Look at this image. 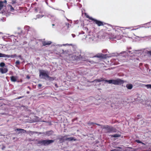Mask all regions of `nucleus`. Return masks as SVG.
<instances>
[{
	"label": "nucleus",
	"instance_id": "61",
	"mask_svg": "<svg viewBox=\"0 0 151 151\" xmlns=\"http://www.w3.org/2000/svg\"><path fill=\"white\" fill-rule=\"evenodd\" d=\"M34 19H36V18H34Z\"/></svg>",
	"mask_w": 151,
	"mask_h": 151
},
{
	"label": "nucleus",
	"instance_id": "42",
	"mask_svg": "<svg viewBox=\"0 0 151 151\" xmlns=\"http://www.w3.org/2000/svg\"><path fill=\"white\" fill-rule=\"evenodd\" d=\"M64 11L63 10H62L61 11V13H62V14H64Z\"/></svg>",
	"mask_w": 151,
	"mask_h": 151
},
{
	"label": "nucleus",
	"instance_id": "26",
	"mask_svg": "<svg viewBox=\"0 0 151 151\" xmlns=\"http://www.w3.org/2000/svg\"><path fill=\"white\" fill-rule=\"evenodd\" d=\"M37 133V132H32L31 131H29L28 132V134H29L30 135H32L34 133Z\"/></svg>",
	"mask_w": 151,
	"mask_h": 151
},
{
	"label": "nucleus",
	"instance_id": "17",
	"mask_svg": "<svg viewBox=\"0 0 151 151\" xmlns=\"http://www.w3.org/2000/svg\"><path fill=\"white\" fill-rule=\"evenodd\" d=\"M15 131H20L21 132L24 133L26 132V131L24 130V129H15Z\"/></svg>",
	"mask_w": 151,
	"mask_h": 151
},
{
	"label": "nucleus",
	"instance_id": "58",
	"mask_svg": "<svg viewBox=\"0 0 151 151\" xmlns=\"http://www.w3.org/2000/svg\"><path fill=\"white\" fill-rule=\"evenodd\" d=\"M47 132V133H49V132Z\"/></svg>",
	"mask_w": 151,
	"mask_h": 151
},
{
	"label": "nucleus",
	"instance_id": "20",
	"mask_svg": "<svg viewBox=\"0 0 151 151\" xmlns=\"http://www.w3.org/2000/svg\"><path fill=\"white\" fill-rule=\"evenodd\" d=\"M111 137H118L121 136V134H116L111 135Z\"/></svg>",
	"mask_w": 151,
	"mask_h": 151
},
{
	"label": "nucleus",
	"instance_id": "27",
	"mask_svg": "<svg viewBox=\"0 0 151 151\" xmlns=\"http://www.w3.org/2000/svg\"><path fill=\"white\" fill-rule=\"evenodd\" d=\"M0 66L1 68H3L6 67L5 66V64L3 62H2L0 63Z\"/></svg>",
	"mask_w": 151,
	"mask_h": 151
},
{
	"label": "nucleus",
	"instance_id": "41",
	"mask_svg": "<svg viewBox=\"0 0 151 151\" xmlns=\"http://www.w3.org/2000/svg\"><path fill=\"white\" fill-rule=\"evenodd\" d=\"M42 86V85L41 84H39L38 85V87L40 88V87H41V86Z\"/></svg>",
	"mask_w": 151,
	"mask_h": 151
},
{
	"label": "nucleus",
	"instance_id": "18",
	"mask_svg": "<svg viewBox=\"0 0 151 151\" xmlns=\"http://www.w3.org/2000/svg\"><path fill=\"white\" fill-rule=\"evenodd\" d=\"M4 7H6V6L4 5L3 2L1 1L0 2V11Z\"/></svg>",
	"mask_w": 151,
	"mask_h": 151
},
{
	"label": "nucleus",
	"instance_id": "5",
	"mask_svg": "<svg viewBox=\"0 0 151 151\" xmlns=\"http://www.w3.org/2000/svg\"><path fill=\"white\" fill-rule=\"evenodd\" d=\"M124 83L123 81L121 79H118L116 80H114V83L113 84L114 85H121Z\"/></svg>",
	"mask_w": 151,
	"mask_h": 151
},
{
	"label": "nucleus",
	"instance_id": "22",
	"mask_svg": "<svg viewBox=\"0 0 151 151\" xmlns=\"http://www.w3.org/2000/svg\"><path fill=\"white\" fill-rule=\"evenodd\" d=\"M104 56V55L103 54H100L99 55H97L95 56V57H96L98 58H103Z\"/></svg>",
	"mask_w": 151,
	"mask_h": 151
},
{
	"label": "nucleus",
	"instance_id": "33",
	"mask_svg": "<svg viewBox=\"0 0 151 151\" xmlns=\"http://www.w3.org/2000/svg\"><path fill=\"white\" fill-rule=\"evenodd\" d=\"M115 37V35H112H112H111L109 37V38L110 39H114V38H110L111 37Z\"/></svg>",
	"mask_w": 151,
	"mask_h": 151
},
{
	"label": "nucleus",
	"instance_id": "49",
	"mask_svg": "<svg viewBox=\"0 0 151 151\" xmlns=\"http://www.w3.org/2000/svg\"><path fill=\"white\" fill-rule=\"evenodd\" d=\"M76 1L80 2L81 1V0H76Z\"/></svg>",
	"mask_w": 151,
	"mask_h": 151
},
{
	"label": "nucleus",
	"instance_id": "29",
	"mask_svg": "<svg viewBox=\"0 0 151 151\" xmlns=\"http://www.w3.org/2000/svg\"><path fill=\"white\" fill-rule=\"evenodd\" d=\"M6 11H7L6 10H5L4 9H3L0 12V13L1 14H5L6 12Z\"/></svg>",
	"mask_w": 151,
	"mask_h": 151
},
{
	"label": "nucleus",
	"instance_id": "24",
	"mask_svg": "<svg viewBox=\"0 0 151 151\" xmlns=\"http://www.w3.org/2000/svg\"><path fill=\"white\" fill-rule=\"evenodd\" d=\"M44 16V14H38L37 15V18H41Z\"/></svg>",
	"mask_w": 151,
	"mask_h": 151
},
{
	"label": "nucleus",
	"instance_id": "38",
	"mask_svg": "<svg viewBox=\"0 0 151 151\" xmlns=\"http://www.w3.org/2000/svg\"><path fill=\"white\" fill-rule=\"evenodd\" d=\"M136 141L137 142V143H141V142L139 141V140H136Z\"/></svg>",
	"mask_w": 151,
	"mask_h": 151
},
{
	"label": "nucleus",
	"instance_id": "10",
	"mask_svg": "<svg viewBox=\"0 0 151 151\" xmlns=\"http://www.w3.org/2000/svg\"><path fill=\"white\" fill-rule=\"evenodd\" d=\"M8 6L9 7V9L11 12H15V11H17V10H15L14 8L11 5L8 4Z\"/></svg>",
	"mask_w": 151,
	"mask_h": 151
},
{
	"label": "nucleus",
	"instance_id": "44",
	"mask_svg": "<svg viewBox=\"0 0 151 151\" xmlns=\"http://www.w3.org/2000/svg\"><path fill=\"white\" fill-rule=\"evenodd\" d=\"M50 1L52 2H55V0H50Z\"/></svg>",
	"mask_w": 151,
	"mask_h": 151
},
{
	"label": "nucleus",
	"instance_id": "39",
	"mask_svg": "<svg viewBox=\"0 0 151 151\" xmlns=\"http://www.w3.org/2000/svg\"><path fill=\"white\" fill-rule=\"evenodd\" d=\"M89 38L90 39V40H94V38H92L91 37H89Z\"/></svg>",
	"mask_w": 151,
	"mask_h": 151
},
{
	"label": "nucleus",
	"instance_id": "56",
	"mask_svg": "<svg viewBox=\"0 0 151 151\" xmlns=\"http://www.w3.org/2000/svg\"><path fill=\"white\" fill-rule=\"evenodd\" d=\"M52 26H54V24H52Z\"/></svg>",
	"mask_w": 151,
	"mask_h": 151
},
{
	"label": "nucleus",
	"instance_id": "7",
	"mask_svg": "<svg viewBox=\"0 0 151 151\" xmlns=\"http://www.w3.org/2000/svg\"><path fill=\"white\" fill-rule=\"evenodd\" d=\"M8 71V69L6 67L3 68H0V72L2 73H5L7 72Z\"/></svg>",
	"mask_w": 151,
	"mask_h": 151
},
{
	"label": "nucleus",
	"instance_id": "23",
	"mask_svg": "<svg viewBox=\"0 0 151 151\" xmlns=\"http://www.w3.org/2000/svg\"><path fill=\"white\" fill-rule=\"evenodd\" d=\"M24 29L25 30H27V31H28L30 30V29H31V28L28 26H26L24 27Z\"/></svg>",
	"mask_w": 151,
	"mask_h": 151
},
{
	"label": "nucleus",
	"instance_id": "16",
	"mask_svg": "<svg viewBox=\"0 0 151 151\" xmlns=\"http://www.w3.org/2000/svg\"><path fill=\"white\" fill-rule=\"evenodd\" d=\"M114 79H112V80H105V81L106 82L108 83L109 84H113L114 81Z\"/></svg>",
	"mask_w": 151,
	"mask_h": 151
},
{
	"label": "nucleus",
	"instance_id": "30",
	"mask_svg": "<svg viewBox=\"0 0 151 151\" xmlns=\"http://www.w3.org/2000/svg\"><path fill=\"white\" fill-rule=\"evenodd\" d=\"M12 1L11 2V3L12 4H15L16 3L17 0H12Z\"/></svg>",
	"mask_w": 151,
	"mask_h": 151
},
{
	"label": "nucleus",
	"instance_id": "54",
	"mask_svg": "<svg viewBox=\"0 0 151 151\" xmlns=\"http://www.w3.org/2000/svg\"><path fill=\"white\" fill-rule=\"evenodd\" d=\"M48 0H45V1H47Z\"/></svg>",
	"mask_w": 151,
	"mask_h": 151
},
{
	"label": "nucleus",
	"instance_id": "21",
	"mask_svg": "<svg viewBox=\"0 0 151 151\" xmlns=\"http://www.w3.org/2000/svg\"><path fill=\"white\" fill-rule=\"evenodd\" d=\"M47 16L48 17L50 18H54V19H55V16L52 14H49L47 15Z\"/></svg>",
	"mask_w": 151,
	"mask_h": 151
},
{
	"label": "nucleus",
	"instance_id": "8",
	"mask_svg": "<svg viewBox=\"0 0 151 151\" xmlns=\"http://www.w3.org/2000/svg\"><path fill=\"white\" fill-rule=\"evenodd\" d=\"M18 77L17 76H12L10 77L11 80L12 82H15L17 81Z\"/></svg>",
	"mask_w": 151,
	"mask_h": 151
},
{
	"label": "nucleus",
	"instance_id": "19",
	"mask_svg": "<svg viewBox=\"0 0 151 151\" xmlns=\"http://www.w3.org/2000/svg\"><path fill=\"white\" fill-rule=\"evenodd\" d=\"M104 81V79H103L102 78H101L100 79H98L95 80L94 81H93V82H100L101 81Z\"/></svg>",
	"mask_w": 151,
	"mask_h": 151
},
{
	"label": "nucleus",
	"instance_id": "52",
	"mask_svg": "<svg viewBox=\"0 0 151 151\" xmlns=\"http://www.w3.org/2000/svg\"><path fill=\"white\" fill-rule=\"evenodd\" d=\"M68 44H65V45H68Z\"/></svg>",
	"mask_w": 151,
	"mask_h": 151
},
{
	"label": "nucleus",
	"instance_id": "45",
	"mask_svg": "<svg viewBox=\"0 0 151 151\" xmlns=\"http://www.w3.org/2000/svg\"><path fill=\"white\" fill-rule=\"evenodd\" d=\"M111 151H118V150H111Z\"/></svg>",
	"mask_w": 151,
	"mask_h": 151
},
{
	"label": "nucleus",
	"instance_id": "50",
	"mask_svg": "<svg viewBox=\"0 0 151 151\" xmlns=\"http://www.w3.org/2000/svg\"><path fill=\"white\" fill-rule=\"evenodd\" d=\"M63 16H64V17L65 18V19H68L67 18H66L65 16L64 15H63Z\"/></svg>",
	"mask_w": 151,
	"mask_h": 151
},
{
	"label": "nucleus",
	"instance_id": "57",
	"mask_svg": "<svg viewBox=\"0 0 151 151\" xmlns=\"http://www.w3.org/2000/svg\"><path fill=\"white\" fill-rule=\"evenodd\" d=\"M36 1H38V0H36Z\"/></svg>",
	"mask_w": 151,
	"mask_h": 151
},
{
	"label": "nucleus",
	"instance_id": "13",
	"mask_svg": "<svg viewBox=\"0 0 151 151\" xmlns=\"http://www.w3.org/2000/svg\"><path fill=\"white\" fill-rule=\"evenodd\" d=\"M65 141L68 140L69 141H72L73 140L76 141V139H75L74 137H71L70 138H66V139H65Z\"/></svg>",
	"mask_w": 151,
	"mask_h": 151
},
{
	"label": "nucleus",
	"instance_id": "2",
	"mask_svg": "<svg viewBox=\"0 0 151 151\" xmlns=\"http://www.w3.org/2000/svg\"><path fill=\"white\" fill-rule=\"evenodd\" d=\"M39 76L40 77L42 76V78L46 79V78H47L48 77V71L44 70H40L39 71Z\"/></svg>",
	"mask_w": 151,
	"mask_h": 151
},
{
	"label": "nucleus",
	"instance_id": "40",
	"mask_svg": "<svg viewBox=\"0 0 151 151\" xmlns=\"http://www.w3.org/2000/svg\"><path fill=\"white\" fill-rule=\"evenodd\" d=\"M147 53L148 54H150L151 56V51H149L147 52Z\"/></svg>",
	"mask_w": 151,
	"mask_h": 151
},
{
	"label": "nucleus",
	"instance_id": "62",
	"mask_svg": "<svg viewBox=\"0 0 151 151\" xmlns=\"http://www.w3.org/2000/svg\"><path fill=\"white\" fill-rule=\"evenodd\" d=\"M1 1H0V2Z\"/></svg>",
	"mask_w": 151,
	"mask_h": 151
},
{
	"label": "nucleus",
	"instance_id": "28",
	"mask_svg": "<svg viewBox=\"0 0 151 151\" xmlns=\"http://www.w3.org/2000/svg\"><path fill=\"white\" fill-rule=\"evenodd\" d=\"M145 86L147 87V88H150L151 89V85L147 84L145 85Z\"/></svg>",
	"mask_w": 151,
	"mask_h": 151
},
{
	"label": "nucleus",
	"instance_id": "25",
	"mask_svg": "<svg viewBox=\"0 0 151 151\" xmlns=\"http://www.w3.org/2000/svg\"><path fill=\"white\" fill-rule=\"evenodd\" d=\"M49 81H52L54 80V78L53 77H50L48 76V77L47 78Z\"/></svg>",
	"mask_w": 151,
	"mask_h": 151
},
{
	"label": "nucleus",
	"instance_id": "31",
	"mask_svg": "<svg viewBox=\"0 0 151 151\" xmlns=\"http://www.w3.org/2000/svg\"><path fill=\"white\" fill-rule=\"evenodd\" d=\"M17 65H19L20 64V62L19 60H17L15 63Z\"/></svg>",
	"mask_w": 151,
	"mask_h": 151
},
{
	"label": "nucleus",
	"instance_id": "60",
	"mask_svg": "<svg viewBox=\"0 0 151 151\" xmlns=\"http://www.w3.org/2000/svg\"><path fill=\"white\" fill-rule=\"evenodd\" d=\"M18 29H20V28H18Z\"/></svg>",
	"mask_w": 151,
	"mask_h": 151
},
{
	"label": "nucleus",
	"instance_id": "55",
	"mask_svg": "<svg viewBox=\"0 0 151 151\" xmlns=\"http://www.w3.org/2000/svg\"><path fill=\"white\" fill-rule=\"evenodd\" d=\"M149 24H150V25H151V22H149Z\"/></svg>",
	"mask_w": 151,
	"mask_h": 151
},
{
	"label": "nucleus",
	"instance_id": "3",
	"mask_svg": "<svg viewBox=\"0 0 151 151\" xmlns=\"http://www.w3.org/2000/svg\"><path fill=\"white\" fill-rule=\"evenodd\" d=\"M54 141V140H44L40 141L39 143L45 145H47L53 143Z\"/></svg>",
	"mask_w": 151,
	"mask_h": 151
},
{
	"label": "nucleus",
	"instance_id": "35",
	"mask_svg": "<svg viewBox=\"0 0 151 151\" xmlns=\"http://www.w3.org/2000/svg\"><path fill=\"white\" fill-rule=\"evenodd\" d=\"M45 3H46V4H47V5H48L49 7H51V8H52V9H54L51 6H50L48 5V3L47 2V1H45Z\"/></svg>",
	"mask_w": 151,
	"mask_h": 151
},
{
	"label": "nucleus",
	"instance_id": "32",
	"mask_svg": "<svg viewBox=\"0 0 151 151\" xmlns=\"http://www.w3.org/2000/svg\"><path fill=\"white\" fill-rule=\"evenodd\" d=\"M1 2H3V4H4V3H5L6 4H7V1L6 0H4V1H1Z\"/></svg>",
	"mask_w": 151,
	"mask_h": 151
},
{
	"label": "nucleus",
	"instance_id": "11",
	"mask_svg": "<svg viewBox=\"0 0 151 151\" xmlns=\"http://www.w3.org/2000/svg\"><path fill=\"white\" fill-rule=\"evenodd\" d=\"M51 42L50 41H44L42 42V44L44 46L50 45Z\"/></svg>",
	"mask_w": 151,
	"mask_h": 151
},
{
	"label": "nucleus",
	"instance_id": "9",
	"mask_svg": "<svg viewBox=\"0 0 151 151\" xmlns=\"http://www.w3.org/2000/svg\"><path fill=\"white\" fill-rule=\"evenodd\" d=\"M123 36L122 35H116L115 37H111L110 38H115L117 40H120L122 38Z\"/></svg>",
	"mask_w": 151,
	"mask_h": 151
},
{
	"label": "nucleus",
	"instance_id": "1",
	"mask_svg": "<svg viewBox=\"0 0 151 151\" xmlns=\"http://www.w3.org/2000/svg\"><path fill=\"white\" fill-rule=\"evenodd\" d=\"M101 128L102 129H104L106 130L107 132L112 133L116 132V129L111 126L108 125L101 126Z\"/></svg>",
	"mask_w": 151,
	"mask_h": 151
},
{
	"label": "nucleus",
	"instance_id": "36",
	"mask_svg": "<svg viewBox=\"0 0 151 151\" xmlns=\"http://www.w3.org/2000/svg\"><path fill=\"white\" fill-rule=\"evenodd\" d=\"M6 147L4 145H2V150H4L5 148Z\"/></svg>",
	"mask_w": 151,
	"mask_h": 151
},
{
	"label": "nucleus",
	"instance_id": "53",
	"mask_svg": "<svg viewBox=\"0 0 151 151\" xmlns=\"http://www.w3.org/2000/svg\"><path fill=\"white\" fill-rule=\"evenodd\" d=\"M27 94H29V91H27Z\"/></svg>",
	"mask_w": 151,
	"mask_h": 151
},
{
	"label": "nucleus",
	"instance_id": "37",
	"mask_svg": "<svg viewBox=\"0 0 151 151\" xmlns=\"http://www.w3.org/2000/svg\"><path fill=\"white\" fill-rule=\"evenodd\" d=\"M35 11L36 12H38V9L37 8H35Z\"/></svg>",
	"mask_w": 151,
	"mask_h": 151
},
{
	"label": "nucleus",
	"instance_id": "4",
	"mask_svg": "<svg viewBox=\"0 0 151 151\" xmlns=\"http://www.w3.org/2000/svg\"><path fill=\"white\" fill-rule=\"evenodd\" d=\"M16 56V54H14V55H5L4 54L0 53V58L1 57H7L8 58H14Z\"/></svg>",
	"mask_w": 151,
	"mask_h": 151
},
{
	"label": "nucleus",
	"instance_id": "43",
	"mask_svg": "<svg viewBox=\"0 0 151 151\" xmlns=\"http://www.w3.org/2000/svg\"><path fill=\"white\" fill-rule=\"evenodd\" d=\"M72 35L73 37H74L76 36L75 35L73 34H72Z\"/></svg>",
	"mask_w": 151,
	"mask_h": 151
},
{
	"label": "nucleus",
	"instance_id": "51",
	"mask_svg": "<svg viewBox=\"0 0 151 151\" xmlns=\"http://www.w3.org/2000/svg\"><path fill=\"white\" fill-rule=\"evenodd\" d=\"M55 86H56V87H58L57 84H55Z\"/></svg>",
	"mask_w": 151,
	"mask_h": 151
},
{
	"label": "nucleus",
	"instance_id": "47",
	"mask_svg": "<svg viewBox=\"0 0 151 151\" xmlns=\"http://www.w3.org/2000/svg\"><path fill=\"white\" fill-rule=\"evenodd\" d=\"M22 97H19L17 99H21V98H22Z\"/></svg>",
	"mask_w": 151,
	"mask_h": 151
},
{
	"label": "nucleus",
	"instance_id": "15",
	"mask_svg": "<svg viewBox=\"0 0 151 151\" xmlns=\"http://www.w3.org/2000/svg\"><path fill=\"white\" fill-rule=\"evenodd\" d=\"M126 87L129 89H131L133 88V86L132 84H127L126 86Z\"/></svg>",
	"mask_w": 151,
	"mask_h": 151
},
{
	"label": "nucleus",
	"instance_id": "12",
	"mask_svg": "<svg viewBox=\"0 0 151 151\" xmlns=\"http://www.w3.org/2000/svg\"><path fill=\"white\" fill-rule=\"evenodd\" d=\"M84 17L86 18H88V19H96L95 18H93L91 17L88 14L86 13H84Z\"/></svg>",
	"mask_w": 151,
	"mask_h": 151
},
{
	"label": "nucleus",
	"instance_id": "46",
	"mask_svg": "<svg viewBox=\"0 0 151 151\" xmlns=\"http://www.w3.org/2000/svg\"><path fill=\"white\" fill-rule=\"evenodd\" d=\"M95 124H96V125H98V126H101V125L99 124H96V123H95Z\"/></svg>",
	"mask_w": 151,
	"mask_h": 151
},
{
	"label": "nucleus",
	"instance_id": "59",
	"mask_svg": "<svg viewBox=\"0 0 151 151\" xmlns=\"http://www.w3.org/2000/svg\"><path fill=\"white\" fill-rule=\"evenodd\" d=\"M19 57L20 58V57H21V56H19Z\"/></svg>",
	"mask_w": 151,
	"mask_h": 151
},
{
	"label": "nucleus",
	"instance_id": "34",
	"mask_svg": "<svg viewBox=\"0 0 151 151\" xmlns=\"http://www.w3.org/2000/svg\"><path fill=\"white\" fill-rule=\"evenodd\" d=\"M67 136V135H66V136H65L64 137H62V139L64 140H65V139H66V138H67V137H66Z\"/></svg>",
	"mask_w": 151,
	"mask_h": 151
},
{
	"label": "nucleus",
	"instance_id": "6",
	"mask_svg": "<svg viewBox=\"0 0 151 151\" xmlns=\"http://www.w3.org/2000/svg\"><path fill=\"white\" fill-rule=\"evenodd\" d=\"M93 21V22L97 24L98 26H103L104 24H105V23H104L103 22L100 21L96 19H92Z\"/></svg>",
	"mask_w": 151,
	"mask_h": 151
},
{
	"label": "nucleus",
	"instance_id": "14",
	"mask_svg": "<svg viewBox=\"0 0 151 151\" xmlns=\"http://www.w3.org/2000/svg\"><path fill=\"white\" fill-rule=\"evenodd\" d=\"M39 12L42 14H44V15L45 14V15H46V12L43 9H40Z\"/></svg>",
	"mask_w": 151,
	"mask_h": 151
},
{
	"label": "nucleus",
	"instance_id": "48",
	"mask_svg": "<svg viewBox=\"0 0 151 151\" xmlns=\"http://www.w3.org/2000/svg\"><path fill=\"white\" fill-rule=\"evenodd\" d=\"M90 124H91V125H92V124H94V123L93 122H91V123H90Z\"/></svg>",
	"mask_w": 151,
	"mask_h": 151
}]
</instances>
